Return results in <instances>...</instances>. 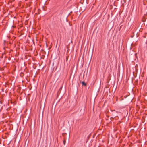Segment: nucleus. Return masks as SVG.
Segmentation results:
<instances>
[{
	"label": "nucleus",
	"instance_id": "nucleus-2",
	"mask_svg": "<svg viewBox=\"0 0 147 147\" xmlns=\"http://www.w3.org/2000/svg\"><path fill=\"white\" fill-rule=\"evenodd\" d=\"M63 144H64V145H65V142H66L65 140L63 141Z\"/></svg>",
	"mask_w": 147,
	"mask_h": 147
},
{
	"label": "nucleus",
	"instance_id": "nucleus-3",
	"mask_svg": "<svg viewBox=\"0 0 147 147\" xmlns=\"http://www.w3.org/2000/svg\"><path fill=\"white\" fill-rule=\"evenodd\" d=\"M9 110V108H7V111H8Z\"/></svg>",
	"mask_w": 147,
	"mask_h": 147
},
{
	"label": "nucleus",
	"instance_id": "nucleus-1",
	"mask_svg": "<svg viewBox=\"0 0 147 147\" xmlns=\"http://www.w3.org/2000/svg\"><path fill=\"white\" fill-rule=\"evenodd\" d=\"M82 86H86L87 85V84L85 83L83 81L82 82Z\"/></svg>",
	"mask_w": 147,
	"mask_h": 147
},
{
	"label": "nucleus",
	"instance_id": "nucleus-4",
	"mask_svg": "<svg viewBox=\"0 0 147 147\" xmlns=\"http://www.w3.org/2000/svg\"><path fill=\"white\" fill-rule=\"evenodd\" d=\"M8 59H9V60L10 59V58H8Z\"/></svg>",
	"mask_w": 147,
	"mask_h": 147
}]
</instances>
